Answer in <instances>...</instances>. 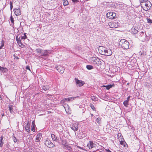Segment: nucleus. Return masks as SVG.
<instances>
[{
	"instance_id": "nucleus-1",
	"label": "nucleus",
	"mask_w": 152,
	"mask_h": 152,
	"mask_svg": "<svg viewBox=\"0 0 152 152\" xmlns=\"http://www.w3.org/2000/svg\"><path fill=\"white\" fill-rule=\"evenodd\" d=\"M98 50L99 53L102 55L110 56L112 54V52L111 49L103 46H99L98 48Z\"/></svg>"
},
{
	"instance_id": "nucleus-2",
	"label": "nucleus",
	"mask_w": 152,
	"mask_h": 152,
	"mask_svg": "<svg viewBox=\"0 0 152 152\" xmlns=\"http://www.w3.org/2000/svg\"><path fill=\"white\" fill-rule=\"evenodd\" d=\"M119 44L124 49H127L129 48V43L125 39H121L119 42Z\"/></svg>"
},
{
	"instance_id": "nucleus-3",
	"label": "nucleus",
	"mask_w": 152,
	"mask_h": 152,
	"mask_svg": "<svg viewBox=\"0 0 152 152\" xmlns=\"http://www.w3.org/2000/svg\"><path fill=\"white\" fill-rule=\"evenodd\" d=\"M116 16V14L113 12H108L106 14V16L109 19H113L115 18Z\"/></svg>"
},
{
	"instance_id": "nucleus-4",
	"label": "nucleus",
	"mask_w": 152,
	"mask_h": 152,
	"mask_svg": "<svg viewBox=\"0 0 152 152\" xmlns=\"http://www.w3.org/2000/svg\"><path fill=\"white\" fill-rule=\"evenodd\" d=\"M145 7V9L144 10L145 11H147L149 10L152 6V4L150 2L148 1L144 4Z\"/></svg>"
},
{
	"instance_id": "nucleus-5",
	"label": "nucleus",
	"mask_w": 152,
	"mask_h": 152,
	"mask_svg": "<svg viewBox=\"0 0 152 152\" xmlns=\"http://www.w3.org/2000/svg\"><path fill=\"white\" fill-rule=\"evenodd\" d=\"M45 145L50 148H52L55 145L50 141L47 140L45 143Z\"/></svg>"
},
{
	"instance_id": "nucleus-6",
	"label": "nucleus",
	"mask_w": 152,
	"mask_h": 152,
	"mask_svg": "<svg viewBox=\"0 0 152 152\" xmlns=\"http://www.w3.org/2000/svg\"><path fill=\"white\" fill-rule=\"evenodd\" d=\"M75 80L76 83V85L77 86L81 87L82 86L84 83L83 82L78 80L76 78H75Z\"/></svg>"
},
{
	"instance_id": "nucleus-7",
	"label": "nucleus",
	"mask_w": 152,
	"mask_h": 152,
	"mask_svg": "<svg viewBox=\"0 0 152 152\" xmlns=\"http://www.w3.org/2000/svg\"><path fill=\"white\" fill-rule=\"evenodd\" d=\"M96 146L95 144L92 141H90L87 144V146L90 149H91Z\"/></svg>"
},
{
	"instance_id": "nucleus-8",
	"label": "nucleus",
	"mask_w": 152,
	"mask_h": 152,
	"mask_svg": "<svg viewBox=\"0 0 152 152\" xmlns=\"http://www.w3.org/2000/svg\"><path fill=\"white\" fill-rule=\"evenodd\" d=\"M76 97H70L69 98H65L63 99L61 101V103H64L65 101H69L70 100H73L74 99V98H76Z\"/></svg>"
},
{
	"instance_id": "nucleus-9",
	"label": "nucleus",
	"mask_w": 152,
	"mask_h": 152,
	"mask_svg": "<svg viewBox=\"0 0 152 152\" xmlns=\"http://www.w3.org/2000/svg\"><path fill=\"white\" fill-rule=\"evenodd\" d=\"M109 24L110 27L112 28H116L118 27V24L115 22H110Z\"/></svg>"
},
{
	"instance_id": "nucleus-10",
	"label": "nucleus",
	"mask_w": 152,
	"mask_h": 152,
	"mask_svg": "<svg viewBox=\"0 0 152 152\" xmlns=\"http://www.w3.org/2000/svg\"><path fill=\"white\" fill-rule=\"evenodd\" d=\"M13 11L15 14L16 16L19 15L21 14L20 8H15L14 9Z\"/></svg>"
},
{
	"instance_id": "nucleus-11",
	"label": "nucleus",
	"mask_w": 152,
	"mask_h": 152,
	"mask_svg": "<svg viewBox=\"0 0 152 152\" xmlns=\"http://www.w3.org/2000/svg\"><path fill=\"white\" fill-rule=\"evenodd\" d=\"M56 69L58 72L61 74L63 73L64 72V69L61 66H57L56 67Z\"/></svg>"
},
{
	"instance_id": "nucleus-12",
	"label": "nucleus",
	"mask_w": 152,
	"mask_h": 152,
	"mask_svg": "<svg viewBox=\"0 0 152 152\" xmlns=\"http://www.w3.org/2000/svg\"><path fill=\"white\" fill-rule=\"evenodd\" d=\"M30 124L29 122H28L26 125H25V128L27 132H30Z\"/></svg>"
},
{
	"instance_id": "nucleus-13",
	"label": "nucleus",
	"mask_w": 152,
	"mask_h": 152,
	"mask_svg": "<svg viewBox=\"0 0 152 152\" xmlns=\"http://www.w3.org/2000/svg\"><path fill=\"white\" fill-rule=\"evenodd\" d=\"M137 29H138L137 28H132L131 29V31L132 33L134 34H136L138 32Z\"/></svg>"
},
{
	"instance_id": "nucleus-14",
	"label": "nucleus",
	"mask_w": 152,
	"mask_h": 152,
	"mask_svg": "<svg viewBox=\"0 0 152 152\" xmlns=\"http://www.w3.org/2000/svg\"><path fill=\"white\" fill-rule=\"evenodd\" d=\"M130 98V96H129V97H128L127 98V100L124 101V102H123L124 104L126 107H127V105L128 104V102L129 101V99Z\"/></svg>"
},
{
	"instance_id": "nucleus-15",
	"label": "nucleus",
	"mask_w": 152,
	"mask_h": 152,
	"mask_svg": "<svg viewBox=\"0 0 152 152\" xmlns=\"http://www.w3.org/2000/svg\"><path fill=\"white\" fill-rule=\"evenodd\" d=\"M71 129L74 131H77L78 129L77 125H76L75 126L72 125L71 127Z\"/></svg>"
},
{
	"instance_id": "nucleus-16",
	"label": "nucleus",
	"mask_w": 152,
	"mask_h": 152,
	"mask_svg": "<svg viewBox=\"0 0 152 152\" xmlns=\"http://www.w3.org/2000/svg\"><path fill=\"white\" fill-rule=\"evenodd\" d=\"M21 40L20 39L19 40V41H18L17 43L20 47L22 48H23L24 46V45L21 42Z\"/></svg>"
},
{
	"instance_id": "nucleus-17",
	"label": "nucleus",
	"mask_w": 152,
	"mask_h": 152,
	"mask_svg": "<svg viewBox=\"0 0 152 152\" xmlns=\"http://www.w3.org/2000/svg\"><path fill=\"white\" fill-rule=\"evenodd\" d=\"M41 55L42 56H46L48 55V52L47 50H42Z\"/></svg>"
},
{
	"instance_id": "nucleus-18",
	"label": "nucleus",
	"mask_w": 152,
	"mask_h": 152,
	"mask_svg": "<svg viewBox=\"0 0 152 152\" xmlns=\"http://www.w3.org/2000/svg\"><path fill=\"white\" fill-rule=\"evenodd\" d=\"M12 107V105H10L9 107V110L11 114H12L14 113Z\"/></svg>"
},
{
	"instance_id": "nucleus-19",
	"label": "nucleus",
	"mask_w": 152,
	"mask_h": 152,
	"mask_svg": "<svg viewBox=\"0 0 152 152\" xmlns=\"http://www.w3.org/2000/svg\"><path fill=\"white\" fill-rule=\"evenodd\" d=\"M92 59L93 60H94L95 61L96 63V64H99V61H100V59L99 58H96L94 57H92Z\"/></svg>"
},
{
	"instance_id": "nucleus-20",
	"label": "nucleus",
	"mask_w": 152,
	"mask_h": 152,
	"mask_svg": "<svg viewBox=\"0 0 152 152\" xmlns=\"http://www.w3.org/2000/svg\"><path fill=\"white\" fill-rule=\"evenodd\" d=\"M0 71L3 72H6L7 71V69L6 68L2 67L0 66Z\"/></svg>"
},
{
	"instance_id": "nucleus-21",
	"label": "nucleus",
	"mask_w": 152,
	"mask_h": 152,
	"mask_svg": "<svg viewBox=\"0 0 152 152\" xmlns=\"http://www.w3.org/2000/svg\"><path fill=\"white\" fill-rule=\"evenodd\" d=\"M32 125L33 126L31 128V130L33 132H34L35 131V125L34 124V121H33L32 123Z\"/></svg>"
},
{
	"instance_id": "nucleus-22",
	"label": "nucleus",
	"mask_w": 152,
	"mask_h": 152,
	"mask_svg": "<svg viewBox=\"0 0 152 152\" xmlns=\"http://www.w3.org/2000/svg\"><path fill=\"white\" fill-rule=\"evenodd\" d=\"M112 85H108L107 86H103L104 87H106V89L107 90H109L110 88L112 87Z\"/></svg>"
},
{
	"instance_id": "nucleus-23",
	"label": "nucleus",
	"mask_w": 152,
	"mask_h": 152,
	"mask_svg": "<svg viewBox=\"0 0 152 152\" xmlns=\"http://www.w3.org/2000/svg\"><path fill=\"white\" fill-rule=\"evenodd\" d=\"M42 88H41V89H42L43 90H44V91H46L47 90H48L49 89L48 87V86H42Z\"/></svg>"
},
{
	"instance_id": "nucleus-24",
	"label": "nucleus",
	"mask_w": 152,
	"mask_h": 152,
	"mask_svg": "<svg viewBox=\"0 0 152 152\" xmlns=\"http://www.w3.org/2000/svg\"><path fill=\"white\" fill-rule=\"evenodd\" d=\"M3 137L2 136H1V139H0V147H2L3 144V142H2L3 139Z\"/></svg>"
},
{
	"instance_id": "nucleus-25",
	"label": "nucleus",
	"mask_w": 152,
	"mask_h": 152,
	"mask_svg": "<svg viewBox=\"0 0 152 152\" xmlns=\"http://www.w3.org/2000/svg\"><path fill=\"white\" fill-rule=\"evenodd\" d=\"M42 50L40 48H38L36 49V51L38 53L41 54L42 53Z\"/></svg>"
},
{
	"instance_id": "nucleus-26",
	"label": "nucleus",
	"mask_w": 152,
	"mask_h": 152,
	"mask_svg": "<svg viewBox=\"0 0 152 152\" xmlns=\"http://www.w3.org/2000/svg\"><path fill=\"white\" fill-rule=\"evenodd\" d=\"M51 136L53 140L54 141H55L57 139V137L54 134H52Z\"/></svg>"
},
{
	"instance_id": "nucleus-27",
	"label": "nucleus",
	"mask_w": 152,
	"mask_h": 152,
	"mask_svg": "<svg viewBox=\"0 0 152 152\" xmlns=\"http://www.w3.org/2000/svg\"><path fill=\"white\" fill-rule=\"evenodd\" d=\"M41 139H40V138H37V137H36V140H35V141L36 142V144H37V145H40V143H39V141H40V140Z\"/></svg>"
},
{
	"instance_id": "nucleus-28",
	"label": "nucleus",
	"mask_w": 152,
	"mask_h": 152,
	"mask_svg": "<svg viewBox=\"0 0 152 152\" xmlns=\"http://www.w3.org/2000/svg\"><path fill=\"white\" fill-rule=\"evenodd\" d=\"M148 0H140V3L141 5H142V4L146 3Z\"/></svg>"
},
{
	"instance_id": "nucleus-29",
	"label": "nucleus",
	"mask_w": 152,
	"mask_h": 152,
	"mask_svg": "<svg viewBox=\"0 0 152 152\" xmlns=\"http://www.w3.org/2000/svg\"><path fill=\"white\" fill-rule=\"evenodd\" d=\"M86 68L87 69L90 70L93 68V66L91 65H87L86 66Z\"/></svg>"
},
{
	"instance_id": "nucleus-30",
	"label": "nucleus",
	"mask_w": 152,
	"mask_h": 152,
	"mask_svg": "<svg viewBox=\"0 0 152 152\" xmlns=\"http://www.w3.org/2000/svg\"><path fill=\"white\" fill-rule=\"evenodd\" d=\"M63 4L64 6H66L68 5L69 3L67 0H65L64 1Z\"/></svg>"
},
{
	"instance_id": "nucleus-31",
	"label": "nucleus",
	"mask_w": 152,
	"mask_h": 152,
	"mask_svg": "<svg viewBox=\"0 0 152 152\" xmlns=\"http://www.w3.org/2000/svg\"><path fill=\"white\" fill-rule=\"evenodd\" d=\"M26 38H27V37H26V34L24 33V35L23 36H21V37L20 39L21 40H22L23 39H26Z\"/></svg>"
},
{
	"instance_id": "nucleus-32",
	"label": "nucleus",
	"mask_w": 152,
	"mask_h": 152,
	"mask_svg": "<svg viewBox=\"0 0 152 152\" xmlns=\"http://www.w3.org/2000/svg\"><path fill=\"white\" fill-rule=\"evenodd\" d=\"M147 20L148 23H152V20L150 19L147 18Z\"/></svg>"
},
{
	"instance_id": "nucleus-33",
	"label": "nucleus",
	"mask_w": 152,
	"mask_h": 152,
	"mask_svg": "<svg viewBox=\"0 0 152 152\" xmlns=\"http://www.w3.org/2000/svg\"><path fill=\"white\" fill-rule=\"evenodd\" d=\"M4 45V42L3 40L1 41V45L0 46V49H1Z\"/></svg>"
},
{
	"instance_id": "nucleus-34",
	"label": "nucleus",
	"mask_w": 152,
	"mask_h": 152,
	"mask_svg": "<svg viewBox=\"0 0 152 152\" xmlns=\"http://www.w3.org/2000/svg\"><path fill=\"white\" fill-rule=\"evenodd\" d=\"M42 137V135L40 133H39L37 134V138H40L41 139V138Z\"/></svg>"
},
{
	"instance_id": "nucleus-35",
	"label": "nucleus",
	"mask_w": 152,
	"mask_h": 152,
	"mask_svg": "<svg viewBox=\"0 0 152 152\" xmlns=\"http://www.w3.org/2000/svg\"><path fill=\"white\" fill-rule=\"evenodd\" d=\"M10 10L11 11H12V9L13 8V5H12V2L11 1H10Z\"/></svg>"
},
{
	"instance_id": "nucleus-36",
	"label": "nucleus",
	"mask_w": 152,
	"mask_h": 152,
	"mask_svg": "<svg viewBox=\"0 0 152 152\" xmlns=\"http://www.w3.org/2000/svg\"><path fill=\"white\" fill-rule=\"evenodd\" d=\"M101 118H98L96 119V121L98 123L100 124V123Z\"/></svg>"
},
{
	"instance_id": "nucleus-37",
	"label": "nucleus",
	"mask_w": 152,
	"mask_h": 152,
	"mask_svg": "<svg viewBox=\"0 0 152 152\" xmlns=\"http://www.w3.org/2000/svg\"><path fill=\"white\" fill-rule=\"evenodd\" d=\"M12 139H13V140L14 142H17V139L14 136H13Z\"/></svg>"
},
{
	"instance_id": "nucleus-38",
	"label": "nucleus",
	"mask_w": 152,
	"mask_h": 152,
	"mask_svg": "<svg viewBox=\"0 0 152 152\" xmlns=\"http://www.w3.org/2000/svg\"><path fill=\"white\" fill-rule=\"evenodd\" d=\"M10 21L12 23H13V24L14 23L13 18L12 15H11L10 17Z\"/></svg>"
},
{
	"instance_id": "nucleus-39",
	"label": "nucleus",
	"mask_w": 152,
	"mask_h": 152,
	"mask_svg": "<svg viewBox=\"0 0 152 152\" xmlns=\"http://www.w3.org/2000/svg\"><path fill=\"white\" fill-rule=\"evenodd\" d=\"M140 55H141V56H142V55H146V54L145 53V54L144 53L143 51H142V52H140Z\"/></svg>"
},
{
	"instance_id": "nucleus-40",
	"label": "nucleus",
	"mask_w": 152,
	"mask_h": 152,
	"mask_svg": "<svg viewBox=\"0 0 152 152\" xmlns=\"http://www.w3.org/2000/svg\"><path fill=\"white\" fill-rule=\"evenodd\" d=\"M72 0V1L73 2H74L75 3H77L79 2L78 0Z\"/></svg>"
},
{
	"instance_id": "nucleus-41",
	"label": "nucleus",
	"mask_w": 152,
	"mask_h": 152,
	"mask_svg": "<svg viewBox=\"0 0 152 152\" xmlns=\"http://www.w3.org/2000/svg\"><path fill=\"white\" fill-rule=\"evenodd\" d=\"M91 107L92 108V110H95V108L94 107V106L92 105L91 106Z\"/></svg>"
},
{
	"instance_id": "nucleus-42",
	"label": "nucleus",
	"mask_w": 152,
	"mask_h": 152,
	"mask_svg": "<svg viewBox=\"0 0 152 152\" xmlns=\"http://www.w3.org/2000/svg\"><path fill=\"white\" fill-rule=\"evenodd\" d=\"M16 40L17 42H18V41H19V40H20L21 39H20V37H19V38H18V36L16 37Z\"/></svg>"
},
{
	"instance_id": "nucleus-43",
	"label": "nucleus",
	"mask_w": 152,
	"mask_h": 152,
	"mask_svg": "<svg viewBox=\"0 0 152 152\" xmlns=\"http://www.w3.org/2000/svg\"><path fill=\"white\" fill-rule=\"evenodd\" d=\"M26 69H28L30 70V68L29 66H26Z\"/></svg>"
},
{
	"instance_id": "nucleus-44",
	"label": "nucleus",
	"mask_w": 152,
	"mask_h": 152,
	"mask_svg": "<svg viewBox=\"0 0 152 152\" xmlns=\"http://www.w3.org/2000/svg\"><path fill=\"white\" fill-rule=\"evenodd\" d=\"M120 144H121V145H123V142H120Z\"/></svg>"
},
{
	"instance_id": "nucleus-45",
	"label": "nucleus",
	"mask_w": 152,
	"mask_h": 152,
	"mask_svg": "<svg viewBox=\"0 0 152 152\" xmlns=\"http://www.w3.org/2000/svg\"><path fill=\"white\" fill-rule=\"evenodd\" d=\"M15 58L17 59H19V58L18 57H15Z\"/></svg>"
},
{
	"instance_id": "nucleus-46",
	"label": "nucleus",
	"mask_w": 152,
	"mask_h": 152,
	"mask_svg": "<svg viewBox=\"0 0 152 152\" xmlns=\"http://www.w3.org/2000/svg\"><path fill=\"white\" fill-rule=\"evenodd\" d=\"M91 116H93V114H91Z\"/></svg>"
},
{
	"instance_id": "nucleus-47",
	"label": "nucleus",
	"mask_w": 152,
	"mask_h": 152,
	"mask_svg": "<svg viewBox=\"0 0 152 152\" xmlns=\"http://www.w3.org/2000/svg\"><path fill=\"white\" fill-rule=\"evenodd\" d=\"M129 84V83H128L127 84V85H128V84Z\"/></svg>"
},
{
	"instance_id": "nucleus-48",
	"label": "nucleus",
	"mask_w": 152,
	"mask_h": 152,
	"mask_svg": "<svg viewBox=\"0 0 152 152\" xmlns=\"http://www.w3.org/2000/svg\"><path fill=\"white\" fill-rule=\"evenodd\" d=\"M151 152H152V150L151 151Z\"/></svg>"
}]
</instances>
